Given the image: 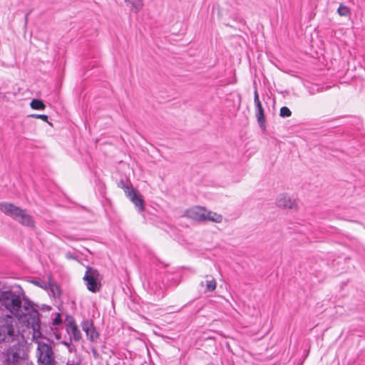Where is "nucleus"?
<instances>
[{"label":"nucleus","mask_w":365,"mask_h":365,"mask_svg":"<svg viewBox=\"0 0 365 365\" xmlns=\"http://www.w3.org/2000/svg\"><path fill=\"white\" fill-rule=\"evenodd\" d=\"M0 304L19 318L24 317L27 327L34 330V337L41 336L39 313L31 302L25 297L23 290L4 291L0 293Z\"/></svg>","instance_id":"f257e3e1"},{"label":"nucleus","mask_w":365,"mask_h":365,"mask_svg":"<svg viewBox=\"0 0 365 365\" xmlns=\"http://www.w3.org/2000/svg\"><path fill=\"white\" fill-rule=\"evenodd\" d=\"M27 356V348L23 340L4 346L0 350L2 365H21Z\"/></svg>","instance_id":"f03ea898"},{"label":"nucleus","mask_w":365,"mask_h":365,"mask_svg":"<svg viewBox=\"0 0 365 365\" xmlns=\"http://www.w3.org/2000/svg\"><path fill=\"white\" fill-rule=\"evenodd\" d=\"M21 340V333L16 319L11 315L0 317V349Z\"/></svg>","instance_id":"7ed1b4c3"},{"label":"nucleus","mask_w":365,"mask_h":365,"mask_svg":"<svg viewBox=\"0 0 365 365\" xmlns=\"http://www.w3.org/2000/svg\"><path fill=\"white\" fill-rule=\"evenodd\" d=\"M0 210L23 226L30 228L35 227L34 217L28 213L26 210L16 206L13 203L0 202Z\"/></svg>","instance_id":"20e7f679"},{"label":"nucleus","mask_w":365,"mask_h":365,"mask_svg":"<svg viewBox=\"0 0 365 365\" xmlns=\"http://www.w3.org/2000/svg\"><path fill=\"white\" fill-rule=\"evenodd\" d=\"M43 337L42 333L40 337L32 336L33 340L37 344L36 357L39 365H43L55 357L51 345L39 340V339Z\"/></svg>","instance_id":"39448f33"},{"label":"nucleus","mask_w":365,"mask_h":365,"mask_svg":"<svg viewBox=\"0 0 365 365\" xmlns=\"http://www.w3.org/2000/svg\"><path fill=\"white\" fill-rule=\"evenodd\" d=\"M83 279L90 292L96 293L101 290L102 277L98 269L87 267Z\"/></svg>","instance_id":"423d86ee"},{"label":"nucleus","mask_w":365,"mask_h":365,"mask_svg":"<svg viewBox=\"0 0 365 365\" xmlns=\"http://www.w3.org/2000/svg\"><path fill=\"white\" fill-rule=\"evenodd\" d=\"M124 191L126 196L135 205V207L138 208L139 212H143L145 210V207L144 200L141 195L133 187H130L128 185L124 186Z\"/></svg>","instance_id":"0eeeda50"},{"label":"nucleus","mask_w":365,"mask_h":365,"mask_svg":"<svg viewBox=\"0 0 365 365\" xmlns=\"http://www.w3.org/2000/svg\"><path fill=\"white\" fill-rule=\"evenodd\" d=\"M254 103L255 106V116L257 118V123L259 127L262 130H265L266 128V120L264 113V109L262 108V103L259 98V95L257 88L254 91Z\"/></svg>","instance_id":"6e6552de"},{"label":"nucleus","mask_w":365,"mask_h":365,"mask_svg":"<svg viewBox=\"0 0 365 365\" xmlns=\"http://www.w3.org/2000/svg\"><path fill=\"white\" fill-rule=\"evenodd\" d=\"M205 208L203 207L195 206L185 211V216L190 219L205 222Z\"/></svg>","instance_id":"1a4fd4ad"},{"label":"nucleus","mask_w":365,"mask_h":365,"mask_svg":"<svg viewBox=\"0 0 365 365\" xmlns=\"http://www.w3.org/2000/svg\"><path fill=\"white\" fill-rule=\"evenodd\" d=\"M277 205L280 207L294 209L296 207V202L291 197L281 195L277 200Z\"/></svg>","instance_id":"9d476101"},{"label":"nucleus","mask_w":365,"mask_h":365,"mask_svg":"<svg viewBox=\"0 0 365 365\" xmlns=\"http://www.w3.org/2000/svg\"><path fill=\"white\" fill-rule=\"evenodd\" d=\"M67 332L70 335L71 339H73L74 341H79L81 338V334L80 330L74 322H69L67 325Z\"/></svg>","instance_id":"9b49d317"},{"label":"nucleus","mask_w":365,"mask_h":365,"mask_svg":"<svg viewBox=\"0 0 365 365\" xmlns=\"http://www.w3.org/2000/svg\"><path fill=\"white\" fill-rule=\"evenodd\" d=\"M205 277H206L205 282L202 281L200 283V285L201 287H202V286H204V284L205 283V292H213L217 287L216 280L214 279V277H212L210 275H206Z\"/></svg>","instance_id":"f8f14e48"},{"label":"nucleus","mask_w":365,"mask_h":365,"mask_svg":"<svg viewBox=\"0 0 365 365\" xmlns=\"http://www.w3.org/2000/svg\"><path fill=\"white\" fill-rule=\"evenodd\" d=\"M127 6L130 7L131 10L135 13H138L143 8V4L142 0H125Z\"/></svg>","instance_id":"ddd939ff"},{"label":"nucleus","mask_w":365,"mask_h":365,"mask_svg":"<svg viewBox=\"0 0 365 365\" xmlns=\"http://www.w3.org/2000/svg\"><path fill=\"white\" fill-rule=\"evenodd\" d=\"M222 220V217L220 215H218L215 212L207 211L205 209V221H211L214 222H221Z\"/></svg>","instance_id":"4468645a"},{"label":"nucleus","mask_w":365,"mask_h":365,"mask_svg":"<svg viewBox=\"0 0 365 365\" xmlns=\"http://www.w3.org/2000/svg\"><path fill=\"white\" fill-rule=\"evenodd\" d=\"M32 109L43 110L46 108L44 103L40 99H33L30 103Z\"/></svg>","instance_id":"2eb2a0df"},{"label":"nucleus","mask_w":365,"mask_h":365,"mask_svg":"<svg viewBox=\"0 0 365 365\" xmlns=\"http://www.w3.org/2000/svg\"><path fill=\"white\" fill-rule=\"evenodd\" d=\"M337 13L341 16H347L350 15L351 11L348 6L340 4L337 9Z\"/></svg>","instance_id":"dca6fc26"},{"label":"nucleus","mask_w":365,"mask_h":365,"mask_svg":"<svg viewBox=\"0 0 365 365\" xmlns=\"http://www.w3.org/2000/svg\"><path fill=\"white\" fill-rule=\"evenodd\" d=\"M88 337L91 340L94 341L98 336V333L93 329L86 328L84 329Z\"/></svg>","instance_id":"f3484780"},{"label":"nucleus","mask_w":365,"mask_h":365,"mask_svg":"<svg viewBox=\"0 0 365 365\" xmlns=\"http://www.w3.org/2000/svg\"><path fill=\"white\" fill-rule=\"evenodd\" d=\"M292 112L290 109L287 106H283L280 108L279 115L282 118H287L291 116Z\"/></svg>","instance_id":"a211bd4d"},{"label":"nucleus","mask_w":365,"mask_h":365,"mask_svg":"<svg viewBox=\"0 0 365 365\" xmlns=\"http://www.w3.org/2000/svg\"><path fill=\"white\" fill-rule=\"evenodd\" d=\"M50 289L54 297H58L61 295V291L57 285H50Z\"/></svg>","instance_id":"6ab92c4d"},{"label":"nucleus","mask_w":365,"mask_h":365,"mask_svg":"<svg viewBox=\"0 0 365 365\" xmlns=\"http://www.w3.org/2000/svg\"><path fill=\"white\" fill-rule=\"evenodd\" d=\"M151 289L153 290L154 294H155L158 297H164V292L162 289L160 287H151Z\"/></svg>","instance_id":"aec40b11"},{"label":"nucleus","mask_w":365,"mask_h":365,"mask_svg":"<svg viewBox=\"0 0 365 365\" xmlns=\"http://www.w3.org/2000/svg\"><path fill=\"white\" fill-rule=\"evenodd\" d=\"M62 323L61 317L59 313H56L55 317L53 319V325H60Z\"/></svg>","instance_id":"412c9836"},{"label":"nucleus","mask_w":365,"mask_h":365,"mask_svg":"<svg viewBox=\"0 0 365 365\" xmlns=\"http://www.w3.org/2000/svg\"><path fill=\"white\" fill-rule=\"evenodd\" d=\"M29 116L35 118L41 119L43 121L48 122V115L44 114H31Z\"/></svg>","instance_id":"4be33fe9"},{"label":"nucleus","mask_w":365,"mask_h":365,"mask_svg":"<svg viewBox=\"0 0 365 365\" xmlns=\"http://www.w3.org/2000/svg\"><path fill=\"white\" fill-rule=\"evenodd\" d=\"M66 257L69 259H76V256L71 252H67L66 254Z\"/></svg>","instance_id":"5701e85b"},{"label":"nucleus","mask_w":365,"mask_h":365,"mask_svg":"<svg viewBox=\"0 0 365 365\" xmlns=\"http://www.w3.org/2000/svg\"><path fill=\"white\" fill-rule=\"evenodd\" d=\"M66 365H78V363H75L74 361H70L68 360L66 363Z\"/></svg>","instance_id":"b1692460"},{"label":"nucleus","mask_w":365,"mask_h":365,"mask_svg":"<svg viewBox=\"0 0 365 365\" xmlns=\"http://www.w3.org/2000/svg\"><path fill=\"white\" fill-rule=\"evenodd\" d=\"M34 284H36L38 286H40V287H43V286L38 282H35Z\"/></svg>","instance_id":"393cba45"},{"label":"nucleus","mask_w":365,"mask_h":365,"mask_svg":"<svg viewBox=\"0 0 365 365\" xmlns=\"http://www.w3.org/2000/svg\"><path fill=\"white\" fill-rule=\"evenodd\" d=\"M63 344H65L66 346H69V344H70V342L68 343V342H66V341H63Z\"/></svg>","instance_id":"a878e982"},{"label":"nucleus","mask_w":365,"mask_h":365,"mask_svg":"<svg viewBox=\"0 0 365 365\" xmlns=\"http://www.w3.org/2000/svg\"><path fill=\"white\" fill-rule=\"evenodd\" d=\"M179 282L178 280H175V284H178Z\"/></svg>","instance_id":"bb28decb"}]
</instances>
